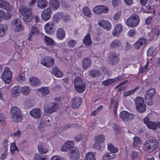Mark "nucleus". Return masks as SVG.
<instances>
[{"instance_id": "obj_37", "label": "nucleus", "mask_w": 160, "mask_h": 160, "mask_svg": "<svg viewBox=\"0 0 160 160\" xmlns=\"http://www.w3.org/2000/svg\"><path fill=\"white\" fill-rule=\"evenodd\" d=\"M44 41L46 46H52L54 43L53 39L50 37L45 35L44 37Z\"/></svg>"}, {"instance_id": "obj_10", "label": "nucleus", "mask_w": 160, "mask_h": 160, "mask_svg": "<svg viewBox=\"0 0 160 160\" xmlns=\"http://www.w3.org/2000/svg\"><path fill=\"white\" fill-rule=\"evenodd\" d=\"M119 55L117 53L112 52L109 54L108 58V63L112 65L117 63L119 61Z\"/></svg>"}, {"instance_id": "obj_23", "label": "nucleus", "mask_w": 160, "mask_h": 160, "mask_svg": "<svg viewBox=\"0 0 160 160\" xmlns=\"http://www.w3.org/2000/svg\"><path fill=\"white\" fill-rule=\"evenodd\" d=\"M0 8L4 9L7 11L12 10V7L7 1L4 0H0Z\"/></svg>"}, {"instance_id": "obj_62", "label": "nucleus", "mask_w": 160, "mask_h": 160, "mask_svg": "<svg viewBox=\"0 0 160 160\" xmlns=\"http://www.w3.org/2000/svg\"><path fill=\"white\" fill-rule=\"evenodd\" d=\"M24 105L27 108L31 107L32 105V103L29 99H27L26 100L24 103Z\"/></svg>"}, {"instance_id": "obj_53", "label": "nucleus", "mask_w": 160, "mask_h": 160, "mask_svg": "<svg viewBox=\"0 0 160 160\" xmlns=\"http://www.w3.org/2000/svg\"><path fill=\"white\" fill-rule=\"evenodd\" d=\"M139 88L138 87H137L134 89H133L130 91L126 92L124 93V96L127 97L132 95L134 92H135Z\"/></svg>"}, {"instance_id": "obj_17", "label": "nucleus", "mask_w": 160, "mask_h": 160, "mask_svg": "<svg viewBox=\"0 0 160 160\" xmlns=\"http://www.w3.org/2000/svg\"><path fill=\"white\" fill-rule=\"evenodd\" d=\"M74 147V144L73 141H69L66 142L61 148L62 151H67L72 150Z\"/></svg>"}, {"instance_id": "obj_52", "label": "nucleus", "mask_w": 160, "mask_h": 160, "mask_svg": "<svg viewBox=\"0 0 160 160\" xmlns=\"http://www.w3.org/2000/svg\"><path fill=\"white\" fill-rule=\"evenodd\" d=\"M50 120L49 119L46 120L45 118L44 117L42 119L39 121V126L38 128H40L41 127L40 126V125H48V122H49Z\"/></svg>"}, {"instance_id": "obj_16", "label": "nucleus", "mask_w": 160, "mask_h": 160, "mask_svg": "<svg viewBox=\"0 0 160 160\" xmlns=\"http://www.w3.org/2000/svg\"><path fill=\"white\" fill-rule=\"evenodd\" d=\"M66 22L68 21L70 19L69 16H67L66 18H65V16L63 17V14L62 13L58 12L55 14L52 18L53 20L56 22H58L61 19Z\"/></svg>"}, {"instance_id": "obj_54", "label": "nucleus", "mask_w": 160, "mask_h": 160, "mask_svg": "<svg viewBox=\"0 0 160 160\" xmlns=\"http://www.w3.org/2000/svg\"><path fill=\"white\" fill-rule=\"evenodd\" d=\"M152 33L153 35L152 37L151 38V40L157 38L159 34L160 31L158 28H155L153 30Z\"/></svg>"}, {"instance_id": "obj_38", "label": "nucleus", "mask_w": 160, "mask_h": 160, "mask_svg": "<svg viewBox=\"0 0 160 160\" xmlns=\"http://www.w3.org/2000/svg\"><path fill=\"white\" fill-rule=\"evenodd\" d=\"M142 144L141 141L139 137H135L133 138V147L137 149Z\"/></svg>"}, {"instance_id": "obj_35", "label": "nucleus", "mask_w": 160, "mask_h": 160, "mask_svg": "<svg viewBox=\"0 0 160 160\" xmlns=\"http://www.w3.org/2000/svg\"><path fill=\"white\" fill-rule=\"evenodd\" d=\"M52 72L53 74L56 77L61 78L63 76V74L62 72L60 71L57 67H54L52 68Z\"/></svg>"}, {"instance_id": "obj_60", "label": "nucleus", "mask_w": 160, "mask_h": 160, "mask_svg": "<svg viewBox=\"0 0 160 160\" xmlns=\"http://www.w3.org/2000/svg\"><path fill=\"white\" fill-rule=\"evenodd\" d=\"M109 11L108 7L107 6L101 5V14L107 13Z\"/></svg>"}, {"instance_id": "obj_40", "label": "nucleus", "mask_w": 160, "mask_h": 160, "mask_svg": "<svg viewBox=\"0 0 160 160\" xmlns=\"http://www.w3.org/2000/svg\"><path fill=\"white\" fill-rule=\"evenodd\" d=\"M38 91L40 92L43 96H46L50 92V91L48 87H42L38 88Z\"/></svg>"}, {"instance_id": "obj_42", "label": "nucleus", "mask_w": 160, "mask_h": 160, "mask_svg": "<svg viewBox=\"0 0 160 160\" xmlns=\"http://www.w3.org/2000/svg\"><path fill=\"white\" fill-rule=\"evenodd\" d=\"M83 42L86 46H89L92 43L90 35L89 34H88L84 37L83 40Z\"/></svg>"}, {"instance_id": "obj_58", "label": "nucleus", "mask_w": 160, "mask_h": 160, "mask_svg": "<svg viewBox=\"0 0 160 160\" xmlns=\"http://www.w3.org/2000/svg\"><path fill=\"white\" fill-rule=\"evenodd\" d=\"M155 50V48H154L152 47H151L148 50L147 52V55L148 56H151Z\"/></svg>"}, {"instance_id": "obj_19", "label": "nucleus", "mask_w": 160, "mask_h": 160, "mask_svg": "<svg viewBox=\"0 0 160 160\" xmlns=\"http://www.w3.org/2000/svg\"><path fill=\"white\" fill-rule=\"evenodd\" d=\"M11 96L12 97L17 98L20 93V87L19 86L16 85L11 88L10 90Z\"/></svg>"}, {"instance_id": "obj_61", "label": "nucleus", "mask_w": 160, "mask_h": 160, "mask_svg": "<svg viewBox=\"0 0 160 160\" xmlns=\"http://www.w3.org/2000/svg\"><path fill=\"white\" fill-rule=\"evenodd\" d=\"M149 64V62H148L146 65L144 67H141L140 69V71L141 73L145 72L148 69Z\"/></svg>"}, {"instance_id": "obj_3", "label": "nucleus", "mask_w": 160, "mask_h": 160, "mask_svg": "<svg viewBox=\"0 0 160 160\" xmlns=\"http://www.w3.org/2000/svg\"><path fill=\"white\" fill-rule=\"evenodd\" d=\"M74 85L76 91L79 93L83 92L86 88V86L81 79L77 77L74 80Z\"/></svg>"}, {"instance_id": "obj_12", "label": "nucleus", "mask_w": 160, "mask_h": 160, "mask_svg": "<svg viewBox=\"0 0 160 160\" xmlns=\"http://www.w3.org/2000/svg\"><path fill=\"white\" fill-rule=\"evenodd\" d=\"M54 23L52 21L49 22L45 24L44 29L45 32L48 35L52 34L55 31Z\"/></svg>"}, {"instance_id": "obj_18", "label": "nucleus", "mask_w": 160, "mask_h": 160, "mask_svg": "<svg viewBox=\"0 0 160 160\" xmlns=\"http://www.w3.org/2000/svg\"><path fill=\"white\" fill-rule=\"evenodd\" d=\"M155 139H150L145 142L143 145V149L144 151L151 152L152 144L154 143Z\"/></svg>"}, {"instance_id": "obj_46", "label": "nucleus", "mask_w": 160, "mask_h": 160, "mask_svg": "<svg viewBox=\"0 0 160 160\" xmlns=\"http://www.w3.org/2000/svg\"><path fill=\"white\" fill-rule=\"evenodd\" d=\"M14 42V47L16 48H19V47L22 46L23 45V42L22 40L17 39L13 40Z\"/></svg>"}, {"instance_id": "obj_13", "label": "nucleus", "mask_w": 160, "mask_h": 160, "mask_svg": "<svg viewBox=\"0 0 160 160\" xmlns=\"http://www.w3.org/2000/svg\"><path fill=\"white\" fill-rule=\"evenodd\" d=\"M52 12V10L50 8H48L45 9L41 14L42 18L45 21L49 20L51 18Z\"/></svg>"}, {"instance_id": "obj_49", "label": "nucleus", "mask_w": 160, "mask_h": 160, "mask_svg": "<svg viewBox=\"0 0 160 160\" xmlns=\"http://www.w3.org/2000/svg\"><path fill=\"white\" fill-rule=\"evenodd\" d=\"M85 159L86 160H95L94 153L91 152L87 153L86 155Z\"/></svg>"}, {"instance_id": "obj_50", "label": "nucleus", "mask_w": 160, "mask_h": 160, "mask_svg": "<svg viewBox=\"0 0 160 160\" xmlns=\"http://www.w3.org/2000/svg\"><path fill=\"white\" fill-rule=\"evenodd\" d=\"M38 149L39 152L41 154L45 153L48 152L47 149L45 148H43L40 143L38 145Z\"/></svg>"}, {"instance_id": "obj_45", "label": "nucleus", "mask_w": 160, "mask_h": 160, "mask_svg": "<svg viewBox=\"0 0 160 160\" xmlns=\"http://www.w3.org/2000/svg\"><path fill=\"white\" fill-rule=\"evenodd\" d=\"M7 29V26L5 24L0 25V37L4 35Z\"/></svg>"}, {"instance_id": "obj_57", "label": "nucleus", "mask_w": 160, "mask_h": 160, "mask_svg": "<svg viewBox=\"0 0 160 160\" xmlns=\"http://www.w3.org/2000/svg\"><path fill=\"white\" fill-rule=\"evenodd\" d=\"M93 12L96 14H101V5L95 7L93 9Z\"/></svg>"}, {"instance_id": "obj_15", "label": "nucleus", "mask_w": 160, "mask_h": 160, "mask_svg": "<svg viewBox=\"0 0 160 160\" xmlns=\"http://www.w3.org/2000/svg\"><path fill=\"white\" fill-rule=\"evenodd\" d=\"M98 25L102 27L104 29L109 31L112 28L111 23L107 20L102 19L99 20L98 22Z\"/></svg>"}, {"instance_id": "obj_34", "label": "nucleus", "mask_w": 160, "mask_h": 160, "mask_svg": "<svg viewBox=\"0 0 160 160\" xmlns=\"http://www.w3.org/2000/svg\"><path fill=\"white\" fill-rule=\"evenodd\" d=\"M92 63L91 60L88 58L83 59L82 60V67L83 68L86 69L90 67Z\"/></svg>"}, {"instance_id": "obj_59", "label": "nucleus", "mask_w": 160, "mask_h": 160, "mask_svg": "<svg viewBox=\"0 0 160 160\" xmlns=\"http://www.w3.org/2000/svg\"><path fill=\"white\" fill-rule=\"evenodd\" d=\"M153 144V145L152 144V150L151 152L152 151H156L157 150V148L158 147V148L159 147H160L158 144V143L155 141L154 142Z\"/></svg>"}, {"instance_id": "obj_4", "label": "nucleus", "mask_w": 160, "mask_h": 160, "mask_svg": "<svg viewBox=\"0 0 160 160\" xmlns=\"http://www.w3.org/2000/svg\"><path fill=\"white\" fill-rule=\"evenodd\" d=\"M136 108L138 111L140 113L144 112L146 109V106L144 99L141 97H138L135 99Z\"/></svg>"}, {"instance_id": "obj_6", "label": "nucleus", "mask_w": 160, "mask_h": 160, "mask_svg": "<svg viewBox=\"0 0 160 160\" xmlns=\"http://www.w3.org/2000/svg\"><path fill=\"white\" fill-rule=\"evenodd\" d=\"M139 22V18L138 16L136 15L131 16L126 21L127 25L131 28L136 27Z\"/></svg>"}, {"instance_id": "obj_63", "label": "nucleus", "mask_w": 160, "mask_h": 160, "mask_svg": "<svg viewBox=\"0 0 160 160\" xmlns=\"http://www.w3.org/2000/svg\"><path fill=\"white\" fill-rule=\"evenodd\" d=\"M10 150L11 152H14L15 151H18V148L15 143H12L11 144Z\"/></svg>"}, {"instance_id": "obj_51", "label": "nucleus", "mask_w": 160, "mask_h": 160, "mask_svg": "<svg viewBox=\"0 0 160 160\" xmlns=\"http://www.w3.org/2000/svg\"><path fill=\"white\" fill-rule=\"evenodd\" d=\"M114 82H115L114 78H110L103 81L102 84L105 86H107L113 83Z\"/></svg>"}, {"instance_id": "obj_22", "label": "nucleus", "mask_w": 160, "mask_h": 160, "mask_svg": "<svg viewBox=\"0 0 160 160\" xmlns=\"http://www.w3.org/2000/svg\"><path fill=\"white\" fill-rule=\"evenodd\" d=\"M39 33V31L38 28L35 26L31 27L30 33L28 38V39L29 41H31L32 38L35 36H37Z\"/></svg>"}, {"instance_id": "obj_1", "label": "nucleus", "mask_w": 160, "mask_h": 160, "mask_svg": "<svg viewBox=\"0 0 160 160\" xmlns=\"http://www.w3.org/2000/svg\"><path fill=\"white\" fill-rule=\"evenodd\" d=\"M19 11L23 16V19L26 22H32L33 17L31 9L21 6L19 8Z\"/></svg>"}, {"instance_id": "obj_56", "label": "nucleus", "mask_w": 160, "mask_h": 160, "mask_svg": "<svg viewBox=\"0 0 160 160\" xmlns=\"http://www.w3.org/2000/svg\"><path fill=\"white\" fill-rule=\"evenodd\" d=\"M96 141L97 142L102 143L105 140V137L102 134L97 136L95 137Z\"/></svg>"}, {"instance_id": "obj_33", "label": "nucleus", "mask_w": 160, "mask_h": 160, "mask_svg": "<svg viewBox=\"0 0 160 160\" xmlns=\"http://www.w3.org/2000/svg\"><path fill=\"white\" fill-rule=\"evenodd\" d=\"M37 7L40 9L45 8L48 5L46 0H38L37 3Z\"/></svg>"}, {"instance_id": "obj_41", "label": "nucleus", "mask_w": 160, "mask_h": 160, "mask_svg": "<svg viewBox=\"0 0 160 160\" xmlns=\"http://www.w3.org/2000/svg\"><path fill=\"white\" fill-rule=\"evenodd\" d=\"M116 154L112 153H107L103 156L102 160H110V159L116 158Z\"/></svg>"}, {"instance_id": "obj_27", "label": "nucleus", "mask_w": 160, "mask_h": 160, "mask_svg": "<svg viewBox=\"0 0 160 160\" xmlns=\"http://www.w3.org/2000/svg\"><path fill=\"white\" fill-rule=\"evenodd\" d=\"M31 91V88L27 85H25L20 87V91L21 93L24 96L28 95Z\"/></svg>"}, {"instance_id": "obj_43", "label": "nucleus", "mask_w": 160, "mask_h": 160, "mask_svg": "<svg viewBox=\"0 0 160 160\" xmlns=\"http://www.w3.org/2000/svg\"><path fill=\"white\" fill-rule=\"evenodd\" d=\"M107 148L108 150L112 153L114 154V153H116L118 151V149L115 147L111 143H109L108 144Z\"/></svg>"}, {"instance_id": "obj_32", "label": "nucleus", "mask_w": 160, "mask_h": 160, "mask_svg": "<svg viewBox=\"0 0 160 160\" xmlns=\"http://www.w3.org/2000/svg\"><path fill=\"white\" fill-rule=\"evenodd\" d=\"M50 6L53 10H56L60 6L59 2L57 0H50Z\"/></svg>"}, {"instance_id": "obj_20", "label": "nucleus", "mask_w": 160, "mask_h": 160, "mask_svg": "<svg viewBox=\"0 0 160 160\" xmlns=\"http://www.w3.org/2000/svg\"><path fill=\"white\" fill-rule=\"evenodd\" d=\"M123 29V27L122 24L120 23L116 24L112 32V35L114 36H118V35L122 32Z\"/></svg>"}, {"instance_id": "obj_36", "label": "nucleus", "mask_w": 160, "mask_h": 160, "mask_svg": "<svg viewBox=\"0 0 160 160\" xmlns=\"http://www.w3.org/2000/svg\"><path fill=\"white\" fill-rule=\"evenodd\" d=\"M148 127L150 129L154 130L160 128V122H151L148 124Z\"/></svg>"}, {"instance_id": "obj_64", "label": "nucleus", "mask_w": 160, "mask_h": 160, "mask_svg": "<svg viewBox=\"0 0 160 160\" xmlns=\"http://www.w3.org/2000/svg\"><path fill=\"white\" fill-rule=\"evenodd\" d=\"M136 32L135 29H131L128 32V35L130 37H132L135 36Z\"/></svg>"}, {"instance_id": "obj_24", "label": "nucleus", "mask_w": 160, "mask_h": 160, "mask_svg": "<svg viewBox=\"0 0 160 160\" xmlns=\"http://www.w3.org/2000/svg\"><path fill=\"white\" fill-rule=\"evenodd\" d=\"M66 35L64 29L62 28L58 29L56 32L57 38L60 40H62L65 37Z\"/></svg>"}, {"instance_id": "obj_14", "label": "nucleus", "mask_w": 160, "mask_h": 160, "mask_svg": "<svg viewBox=\"0 0 160 160\" xmlns=\"http://www.w3.org/2000/svg\"><path fill=\"white\" fill-rule=\"evenodd\" d=\"M121 118L123 121L131 120L133 118V114L126 111H122L119 114Z\"/></svg>"}, {"instance_id": "obj_7", "label": "nucleus", "mask_w": 160, "mask_h": 160, "mask_svg": "<svg viewBox=\"0 0 160 160\" xmlns=\"http://www.w3.org/2000/svg\"><path fill=\"white\" fill-rule=\"evenodd\" d=\"M156 92L154 88L149 89L146 93L145 96V100L147 104L149 105L152 104V99Z\"/></svg>"}, {"instance_id": "obj_31", "label": "nucleus", "mask_w": 160, "mask_h": 160, "mask_svg": "<svg viewBox=\"0 0 160 160\" xmlns=\"http://www.w3.org/2000/svg\"><path fill=\"white\" fill-rule=\"evenodd\" d=\"M111 105L110 106V108H113V111L115 116L117 115V107L118 105V102L116 100H114L113 99H111Z\"/></svg>"}, {"instance_id": "obj_21", "label": "nucleus", "mask_w": 160, "mask_h": 160, "mask_svg": "<svg viewBox=\"0 0 160 160\" xmlns=\"http://www.w3.org/2000/svg\"><path fill=\"white\" fill-rule=\"evenodd\" d=\"M79 155V152L78 148H73L69 152V156L72 160L78 159Z\"/></svg>"}, {"instance_id": "obj_44", "label": "nucleus", "mask_w": 160, "mask_h": 160, "mask_svg": "<svg viewBox=\"0 0 160 160\" xmlns=\"http://www.w3.org/2000/svg\"><path fill=\"white\" fill-rule=\"evenodd\" d=\"M89 74L90 76L96 77L99 76L100 74V72L98 69H93L89 71Z\"/></svg>"}, {"instance_id": "obj_47", "label": "nucleus", "mask_w": 160, "mask_h": 160, "mask_svg": "<svg viewBox=\"0 0 160 160\" xmlns=\"http://www.w3.org/2000/svg\"><path fill=\"white\" fill-rule=\"evenodd\" d=\"M83 12L85 15L88 17H91L92 16V13L91 11L88 7H84L82 9Z\"/></svg>"}, {"instance_id": "obj_55", "label": "nucleus", "mask_w": 160, "mask_h": 160, "mask_svg": "<svg viewBox=\"0 0 160 160\" xmlns=\"http://www.w3.org/2000/svg\"><path fill=\"white\" fill-rule=\"evenodd\" d=\"M67 43L68 47L70 48H73L76 45L77 42L74 40L71 39L67 41Z\"/></svg>"}, {"instance_id": "obj_11", "label": "nucleus", "mask_w": 160, "mask_h": 160, "mask_svg": "<svg viewBox=\"0 0 160 160\" xmlns=\"http://www.w3.org/2000/svg\"><path fill=\"white\" fill-rule=\"evenodd\" d=\"M54 62L53 58L50 56H47L42 59L41 63L43 66L50 68L53 66Z\"/></svg>"}, {"instance_id": "obj_9", "label": "nucleus", "mask_w": 160, "mask_h": 160, "mask_svg": "<svg viewBox=\"0 0 160 160\" xmlns=\"http://www.w3.org/2000/svg\"><path fill=\"white\" fill-rule=\"evenodd\" d=\"M12 28L16 32H19L24 29V27L21 23V21L18 18H15L12 22Z\"/></svg>"}, {"instance_id": "obj_5", "label": "nucleus", "mask_w": 160, "mask_h": 160, "mask_svg": "<svg viewBox=\"0 0 160 160\" xmlns=\"http://www.w3.org/2000/svg\"><path fill=\"white\" fill-rule=\"evenodd\" d=\"M12 73L8 67H5L1 76V78L6 84L9 83L12 80Z\"/></svg>"}, {"instance_id": "obj_48", "label": "nucleus", "mask_w": 160, "mask_h": 160, "mask_svg": "<svg viewBox=\"0 0 160 160\" xmlns=\"http://www.w3.org/2000/svg\"><path fill=\"white\" fill-rule=\"evenodd\" d=\"M47 51L52 53H55L56 56L58 54V48H56V47H52L50 48H45Z\"/></svg>"}, {"instance_id": "obj_29", "label": "nucleus", "mask_w": 160, "mask_h": 160, "mask_svg": "<svg viewBox=\"0 0 160 160\" xmlns=\"http://www.w3.org/2000/svg\"><path fill=\"white\" fill-rule=\"evenodd\" d=\"M41 112L40 110L38 108H35L30 112L31 115L35 118H39L41 115Z\"/></svg>"}, {"instance_id": "obj_39", "label": "nucleus", "mask_w": 160, "mask_h": 160, "mask_svg": "<svg viewBox=\"0 0 160 160\" xmlns=\"http://www.w3.org/2000/svg\"><path fill=\"white\" fill-rule=\"evenodd\" d=\"M121 44L120 40L118 39L114 40L110 44V47L112 48H114L120 47Z\"/></svg>"}, {"instance_id": "obj_2", "label": "nucleus", "mask_w": 160, "mask_h": 160, "mask_svg": "<svg viewBox=\"0 0 160 160\" xmlns=\"http://www.w3.org/2000/svg\"><path fill=\"white\" fill-rule=\"evenodd\" d=\"M11 118L15 122H19L21 121L22 115L19 108L16 107H11L10 110Z\"/></svg>"}, {"instance_id": "obj_8", "label": "nucleus", "mask_w": 160, "mask_h": 160, "mask_svg": "<svg viewBox=\"0 0 160 160\" xmlns=\"http://www.w3.org/2000/svg\"><path fill=\"white\" fill-rule=\"evenodd\" d=\"M58 108V105L55 103L51 102L48 105L45 104L44 107L45 112L51 113L56 111Z\"/></svg>"}, {"instance_id": "obj_25", "label": "nucleus", "mask_w": 160, "mask_h": 160, "mask_svg": "<svg viewBox=\"0 0 160 160\" xmlns=\"http://www.w3.org/2000/svg\"><path fill=\"white\" fill-rule=\"evenodd\" d=\"M82 100L80 97H74L72 99V107L74 108H78L81 104Z\"/></svg>"}, {"instance_id": "obj_30", "label": "nucleus", "mask_w": 160, "mask_h": 160, "mask_svg": "<svg viewBox=\"0 0 160 160\" xmlns=\"http://www.w3.org/2000/svg\"><path fill=\"white\" fill-rule=\"evenodd\" d=\"M147 40L145 38H140L134 44L135 48L137 49H139L140 47L145 44Z\"/></svg>"}, {"instance_id": "obj_26", "label": "nucleus", "mask_w": 160, "mask_h": 160, "mask_svg": "<svg viewBox=\"0 0 160 160\" xmlns=\"http://www.w3.org/2000/svg\"><path fill=\"white\" fill-rule=\"evenodd\" d=\"M28 81L30 85L34 87L38 86L41 83L39 79L35 77H30Z\"/></svg>"}, {"instance_id": "obj_28", "label": "nucleus", "mask_w": 160, "mask_h": 160, "mask_svg": "<svg viewBox=\"0 0 160 160\" xmlns=\"http://www.w3.org/2000/svg\"><path fill=\"white\" fill-rule=\"evenodd\" d=\"M12 14L9 12L5 13L2 10H0V22L2 19H9L12 16Z\"/></svg>"}]
</instances>
